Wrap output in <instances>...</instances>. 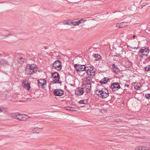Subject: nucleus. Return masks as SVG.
Returning <instances> with one entry per match:
<instances>
[{
	"label": "nucleus",
	"mask_w": 150,
	"mask_h": 150,
	"mask_svg": "<svg viewBox=\"0 0 150 150\" xmlns=\"http://www.w3.org/2000/svg\"><path fill=\"white\" fill-rule=\"evenodd\" d=\"M37 71V67L35 64H28L26 66L25 72L27 74H31L36 73Z\"/></svg>",
	"instance_id": "obj_1"
},
{
	"label": "nucleus",
	"mask_w": 150,
	"mask_h": 150,
	"mask_svg": "<svg viewBox=\"0 0 150 150\" xmlns=\"http://www.w3.org/2000/svg\"><path fill=\"white\" fill-rule=\"evenodd\" d=\"M11 117L13 118L22 121H26L28 119V116L24 114H17L16 113H12Z\"/></svg>",
	"instance_id": "obj_2"
},
{
	"label": "nucleus",
	"mask_w": 150,
	"mask_h": 150,
	"mask_svg": "<svg viewBox=\"0 0 150 150\" xmlns=\"http://www.w3.org/2000/svg\"><path fill=\"white\" fill-rule=\"evenodd\" d=\"M96 93L98 96L102 98H106L109 95L108 90L105 88H103L100 90H97Z\"/></svg>",
	"instance_id": "obj_3"
},
{
	"label": "nucleus",
	"mask_w": 150,
	"mask_h": 150,
	"mask_svg": "<svg viewBox=\"0 0 150 150\" xmlns=\"http://www.w3.org/2000/svg\"><path fill=\"white\" fill-rule=\"evenodd\" d=\"M53 81L52 82V83H60L61 82L59 80L60 79L59 74L56 72H53L52 74Z\"/></svg>",
	"instance_id": "obj_4"
},
{
	"label": "nucleus",
	"mask_w": 150,
	"mask_h": 150,
	"mask_svg": "<svg viewBox=\"0 0 150 150\" xmlns=\"http://www.w3.org/2000/svg\"><path fill=\"white\" fill-rule=\"evenodd\" d=\"M85 71L90 75L94 76L96 71V69L92 66L86 67Z\"/></svg>",
	"instance_id": "obj_5"
},
{
	"label": "nucleus",
	"mask_w": 150,
	"mask_h": 150,
	"mask_svg": "<svg viewBox=\"0 0 150 150\" xmlns=\"http://www.w3.org/2000/svg\"><path fill=\"white\" fill-rule=\"evenodd\" d=\"M52 65V67L53 69H55L58 71L62 69V65L60 61L58 60L55 61Z\"/></svg>",
	"instance_id": "obj_6"
},
{
	"label": "nucleus",
	"mask_w": 150,
	"mask_h": 150,
	"mask_svg": "<svg viewBox=\"0 0 150 150\" xmlns=\"http://www.w3.org/2000/svg\"><path fill=\"white\" fill-rule=\"evenodd\" d=\"M74 67L77 71H85L86 67L84 65L75 64Z\"/></svg>",
	"instance_id": "obj_7"
},
{
	"label": "nucleus",
	"mask_w": 150,
	"mask_h": 150,
	"mask_svg": "<svg viewBox=\"0 0 150 150\" xmlns=\"http://www.w3.org/2000/svg\"><path fill=\"white\" fill-rule=\"evenodd\" d=\"M120 88V86L117 82L113 83L111 86V88L113 91H117Z\"/></svg>",
	"instance_id": "obj_8"
},
{
	"label": "nucleus",
	"mask_w": 150,
	"mask_h": 150,
	"mask_svg": "<svg viewBox=\"0 0 150 150\" xmlns=\"http://www.w3.org/2000/svg\"><path fill=\"white\" fill-rule=\"evenodd\" d=\"M54 95L56 96H61L64 94V91L60 89H55L54 91Z\"/></svg>",
	"instance_id": "obj_9"
},
{
	"label": "nucleus",
	"mask_w": 150,
	"mask_h": 150,
	"mask_svg": "<svg viewBox=\"0 0 150 150\" xmlns=\"http://www.w3.org/2000/svg\"><path fill=\"white\" fill-rule=\"evenodd\" d=\"M83 89L82 88L80 87L78 88H76L75 91V94L78 96H81L83 93Z\"/></svg>",
	"instance_id": "obj_10"
},
{
	"label": "nucleus",
	"mask_w": 150,
	"mask_h": 150,
	"mask_svg": "<svg viewBox=\"0 0 150 150\" xmlns=\"http://www.w3.org/2000/svg\"><path fill=\"white\" fill-rule=\"evenodd\" d=\"M22 85L24 88L28 90H29L30 88V83L26 80L23 81L22 83Z\"/></svg>",
	"instance_id": "obj_11"
},
{
	"label": "nucleus",
	"mask_w": 150,
	"mask_h": 150,
	"mask_svg": "<svg viewBox=\"0 0 150 150\" xmlns=\"http://www.w3.org/2000/svg\"><path fill=\"white\" fill-rule=\"evenodd\" d=\"M149 50L147 47H143L142 48L139 52V53L140 52L142 53V54L143 55H144L146 54V55H147V54L149 53Z\"/></svg>",
	"instance_id": "obj_12"
},
{
	"label": "nucleus",
	"mask_w": 150,
	"mask_h": 150,
	"mask_svg": "<svg viewBox=\"0 0 150 150\" xmlns=\"http://www.w3.org/2000/svg\"><path fill=\"white\" fill-rule=\"evenodd\" d=\"M38 85L39 87H42L44 86L46 83V80L43 79H40L38 80Z\"/></svg>",
	"instance_id": "obj_13"
},
{
	"label": "nucleus",
	"mask_w": 150,
	"mask_h": 150,
	"mask_svg": "<svg viewBox=\"0 0 150 150\" xmlns=\"http://www.w3.org/2000/svg\"><path fill=\"white\" fill-rule=\"evenodd\" d=\"M127 25V22H123L117 23L116 26L117 27L122 28L126 26Z\"/></svg>",
	"instance_id": "obj_14"
},
{
	"label": "nucleus",
	"mask_w": 150,
	"mask_h": 150,
	"mask_svg": "<svg viewBox=\"0 0 150 150\" xmlns=\"http://www.w3.org/2000/svg\"><path fill=\"white\" fill-rule=\"evenodd\" d=\"M93 78L88 76L86 78V83L91 84L92 83H94L93 82Z\"/></svg>",
	"instance_id": "obj_15"
},
{
	"label": "nucleus",
	"mask_w": 150,
	"mask_h": 150,
	"mask_svg": "<svg viewBox=\"0 0 150 150\" xmlns=\"http://www.w3.org/2000/svg\"><path fill=\"white\" fill-rule=\"evenodd\" d=\"M136 150H150L149 148L148 147H139L135 149Z\"/></svg>",
	"instance_id": "obj_16"
},
{
	"label": "nucleus",
	"mask_w": 150,
	"mask_h": 150,
	"mask_svg": "<svg viewBox=\"0 0 150 150\" xmlns=\"http://www.w3.org/2000/svg\"><path fill=\"white\" fill-rule=\"evenodd\" d=\"M0 64L5 66L7 64H8V62L4 59H2L0 61Z\"/></svg>",
	"instance_id": "obj_17"
},
{
	"label": "nucleus",
	"mask_w": 150,
	"mask_h": 150,
	"mask_svg": "<svg viewBox=\"0 0 150 150\" xmlns=\"http://www.w3.org/2000/svg\"><path fill=\"white\" fill-rule=\"evenodd\" d=\"M108 80H109V79L107 78H104L100 81V83L101 84H105L107 82Z\"/></svg>",
	"instance_id": "obj_18"
},
{
	"label": "nucleus",
	"mask_w": 150,
	"mask_h": 150,
	"mask_svg": "<svg viewBox=\"0 0 150 150\" xmlns=\"http://www.w3.org/2000/svg\"><path fill=\"white\" fill-rule=\"evenodd\" d=\"M88 100L87 99H85L80 101L79 103L81 104H88Z\"/></svg>",
	"instance_id": "obj_19"
},
{
	"label": "nucleus",
	"mask_w": 150,
	"mask_h": 150,
	"mask_svg": "<svg viewBox=\"0 0 150 150\" xmlns=\"http://www.w3.org/2000/svg\"><path fill=\"white\" fill-rule=\"evenodd\" d=\"M93 56L95 58V60L96 61L99 60L100 58V56L97 54H94Z\"/></svg>",
	"instance_id": "obj_20"
},
{
	"label": "nucleus",
	"mask_w": 150,
	"mask_h": 150,
	"mask_svg": "<svg viewBox=\"0 0 150 150\" xmlns=\"http://www.w3.org/2000/svg\"><path fill=\"white\" fill-rule=\"evenodd\" d=\"M63 24L64 25H71V21L70 20H68L64 21L63 22Z\"/></svg>",
	"instance_id": "obj_21"
},
{
	"label": "nucleus",
	"mask_w": 150,
	"mask_h": 150,
	"mask_svg": "<svg viewBox=\"0 0 150 150\" xmlns=\"http://www.w3.org/2000/svg\"><path fill=\"white\" fill-rule=\"evenodd\" d=\"M43 127L42 128H38V127H35L34 128L32 129V131L33 133H35V132H36L37 133L39 132V129H42Z\"/></svg>",
	"instance_id": "obj_22"
},
{
	"label": "nucleus",
	"mask_w": 150,
	"mask_h": 150,
	"mask_svg": "<svg viewBox=\"0 0 150 150\" xmlns=\"http://www.w3.org/2000/svg\"><path fill=\"white\" fill-rule=\"evenodd\" d=\"M71 25H78V23L77 22V20L76 19H74L71 21Z\"/></svg>",
	"instance_id": "obj_23"
},
{
	"label": "nucleus",
	"mask_w": 150,
	"mask_h": 150,
	"mask_svg": "<svg viewBox=\"0 0 150 150\" xmlns=\"http://www.w3.org/2000/svg\"><path fill=\"white\" fill-rule=\"evenodd\" d=\"M25 59L23 58L20 57L18 59V62L20 64H22L24 62Z\"/></svg>",
	"instance_id": "obj_24"
},
{
	"label": "nucleus",
	"mask_w": 150,
	"mask_h": 150,
	"mask_svg": "<svg viewBox=\"0 0 150 150\" xmlns=\"http://www.w3.org/2000/svg\"><path fill=\"white\" fill-rule=\"evenodd\" d=\"M113 70V71L117 74H119L120 73V69L117 68H114Z\"/></svg>",
	"instance_id": "obj_25"
},
{
	"label": "nucleus",
	"mask_w": 150,
	"mask_h": 150,
	"mask_svg": "<svg viewBox=\"0 0 150 150\" xmlns=\"http://www.w3.org/2000/svg\"><path fill=\"white\" fill-rule=\"evenodd\" d=\"M84 87L87 88L88 90L89 89L91 88V84H90L86 83L85 84V86Z\"/></svg>",
	"instance_id": "obj_26"
},
{
	"label": "nucleus",
	"mask_w": 150,
	"mask_h": 150,
	"mask_svg": "<svg viewBox=\"0 0 150 150\" xmlns=\"http://www.w3.org/2000/svg\"><path fill=\"white\" fill-rule=\"evenodd\" d=\"M82 88L83 89V92H86V93L89 92L90 91L91 89H89L88 91V89L84 87L83 88Z\"/></svg>",
	"instance_id": "obj_27"
},
{
	"label": "nucleus",
	"mask_w": 150,
	"mask_h": 150,
	"mask_svg": "<svg viewBox=\"0 0 150 150\" xmlns=\"http://www.w3.org/2000/svg\"><path fill=\"white\" fill-rule=\"evenodd\" d=\"M145 70L146 71H150V66H148L145 67Z\"/></svg>",
	"instance_id": "obj_28"
},
{
	"label": "nucleus",
	"mask_w": 150,
	"mask_h": 150,
	"mask_svg": "<svg viewBox=\"0 0 150 150\" xmlns=\"http://www.w3.org/2000/svg\"><path fill=\"white\" fill-rule=\"evenodd\" d=\"M75 108H74V107L72 108L69 107H68V109H67V110L70 111H75Z\"/></svg>",
	"instance_id": "obj_29"
},
{
	"label": "nucleus",
	"mask_w": 150,
	"mask_h": 150,
	"mask_svg": "<svg viewBox=\"0 0 150 150\" xmlns=\"http://www.w3.org/2000/svg\"><path fill=\"white\" fill-rule=\"evenodd\" d=\"M6 109V108L1 107L0 108V112H3Z\"/></svg>",
	"instance_id": "obj_30"
},
{
	"label": "nucleus",
	"mask_w": 150,
	"mask_h": 150,
	"mask_svg": "<svg viewBox=\"0 0 150 150\" xmlns=\"http://www.w3.org/2000/svg\"><path fill=\"white\" fill-rule=\"evenodd\" d=\"M145 96L146 98L150 99V93H147L145 95Z\"/></svg>",
	"instance_id": "obj_31"
},
{
	"label": "nucleus",
	"mask_w": 150,
	"mask_h": 150,
	"mask_svg": "<svg viewBox=\"0 0 150 150\" xmlns=\"http://www.w3.org/2000/svg\"><path fill=\"white\" fill-rule=\"evenodd\" d=\"M129 47H130L131 49H134V50H137L138 48V47H132L130 46H129Z\"/></svg>",
	"instance_id": "obj_32"
},
{
	"label": "nucleus",
	"mask_w": 150,
	"mask_h": 150,
	"mask_svg": "<svg viewBox=\"0 0 150 150\" xmlns=\"http://www.w3.org/2000/svg\"><path fill=\"white\" fill-rule=\"evenodd\" d=\"M80 20L81 21V22H84L86 21V20L84 19L83 18L81 19Z\"/></svg>",
	"instance_id": "obj_33"
},
{
	"label": "nucleus",
	"mask_w": 150,
	"mask_h": 150,
	"mask_svg": "<svg viewBox=\"0 0 150 150\" xmlns=\"http://www.w3.org/2000/svg\"><path fill=\"white\" fill-rule=\"evenodd\" d=\"M112 68H113V69L114 68H117V67H116L115 65V64H113L112 66Z\"/></svg>",
	"instance_id": "obj_34"
},
{
	"label": "nucleus",
	"mask_w": 150,
	"mask_h": 150,
	"mask_svg": "<svg viewBox=\"0 0 150 150\" xmlns=\"http://www.w3.org/2000/svg\"><path fill=\"white\" fill-rule=\"evenodd\" d=\"M77 22L78 23V25H79L80 23H82V22H81L80 20L79 21H77Z\"/></svg>",
	"instance_id": "obj_35"
},
{
	"label": "nucleus",
	"mask_w": 150,
	"mask_h": 150,
	"mask_svg": "<svg viewBox=\"0 0 150 150\" xmlns=\"http://www.w3.org/2000/svg\"><path fill=\"white\" fill-rule=\"evenodd\" d=\"M29 99H30V100H31V98H27V100H29Z\"/></svg>",
	"instance_id": "obj_36"
},
{
	"label": "nucleus",
	"mask_w": 150,
	"mask_h": 150,
	"mask_svg": "<svg viewBox=\"0 0 150 150\" xmlns=\"http://www.w3.org/2000/svg\"><path fill=\"white\" fill-rule=\"evenodd\" d=\"M136 36L135 35H134L133 36V37L134 38H134L136 37Z\"/></svg>",
	"instance_id": "obj_37"
}]
</instances>
